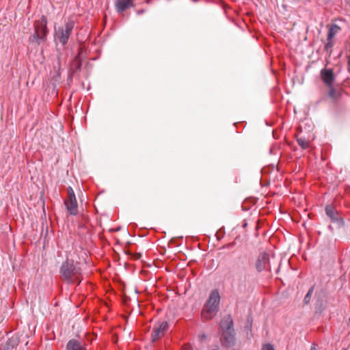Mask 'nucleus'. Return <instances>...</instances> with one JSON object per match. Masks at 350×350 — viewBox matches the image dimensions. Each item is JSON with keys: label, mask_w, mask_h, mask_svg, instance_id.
I'll list each match as a JSON object with an SVG mask.
<instances>
[{"label": "nucleus", "mask_w": 350, "mask_h": 350, "mask_svg": "<svg viewBox=\"0 0 350 350\" xmlns=\"http://www.w3.org/2000/svg\"><path fill=\"white\" fill-rule=\"evenodd\" d=\"M154 267H158V266L156 265V261H155V260H154Z\"/></svg>", "instance_id": "cd10ccee"}, {"label": "nucleus", "mask_w": 350, "mask_h": 350, "mask_svg": "<svg viewBox=\"0 0 350 350\" xmlns=\"http://www.w3.org/2000/svg\"><path fill=\"white\" fill-rule=\"evenodd\" d=\"M314 289V286H312L308 290V293H306V295H305L304 299V304H308L310 303Z\"/></svg>", "instance_id": "f3484780"}, {"label": "nucleus", "mask_w": 350, "mask_h": 350, "mask_svg": "<svg viewBox=\"0 0 350 350\" xmlns=\"http://www.w3.org/2000/svg\"><path fill=\"white\" fill-rule=\"evenodd\" d=\"M60 273L68 282L80 283L81 269L72 260H66L61 267Z\"/></svg>", "instance_id": "7ed1b4c3"}, {"label": "nucleus", "mask_w": 350, "mask_h": 350, "mask_svg": "<svg viewBox=\"0 0 350 350\" xmlns=\"http://www.w3.org/2000/svg\"><path fill=\"white\" fill-rule=\"evenodd\" d=\"M18 345V341L17 338H11L6 341L5 344L2 347H0V350H12Z\"/></svg>", "instance_id": "4468645a"}, {"label": "nucleus", "mask_w": 350, "mask_h": 350, "mask_svg": "<svg viewBox=\"0 0 350 350\" xmlns=\"http://www.w3.org/2000/svg\"><path fill=\"white\" fill-rule=\"evenodd\" d=\"M325 213L328 217L330 218L332 222L338 224L339 225L343 224V220L339 215L338 211L332 205H327L325 207Z\"/></svg>", "instance_id": "0eeeda50"}, {"label": "nucleus", "mask_w": 350, "mask_h": 350, "mask_svg": "<svg viewBox=\"0 0 350 350\" xmlns=\"http://www.w3.org/2000/svg\"><path fill=\"white\" fill-rule=\"evenodd\" d=\"M222 339L226 347L233 346L235 341L234 331L223 332Z\"/></svg>", "instance_id": "9d476101"}, {"label": "nucleus", "mask_w": 350, "mask_h": 350, "mask_svg": "<svg viewBox=\"0 0 350 350\" xmlns=\"http://www.w3.org/2000/svg\"><path fill=\"white\" fill-rule=\"evenodd\" d=\"M321 79L327 87L334 85L335 75L332 68H323L320 72Z\"/></svg>", "instance_id": "423d86ee"}, {"label": "nucleus", "mask_w": 350, "mask_h": 350, "mask_svg": "<svg viewBox=\"0 0 350 350\" xmlns=\"http://www.w3.org/2000/svg\"><path fill=\"white\" fill-rule=\"evenodd\" d=\"M47 19L44 16L35 21L34 23V33L29 38V42L31 44H40L42 42L46 40L48 29H47Z\"/></svg>", "instance_id": "f03ea898"}, {"label": "nucleus", "mask_w": 350, "mask_h": 350, "mask_svg": "<svg viewBox=\"0 0 350 350\" xmlns=\"http://www.w3.org/2000/svg\"><path fill=\"white\" fill-rule=\"evenodd\" d=\"M234 245H235L234 242H231V243H229L228 244L223 245L221 247V249H228V248L232 247Z\"/></svg>", "instance_id": "412c9836"}, {"label": "nucleus", "mask_w": 350, "mask_h": 350, "mask_svg": "<svg viewBox=\"0 0 350 350\" xmlns=\"http://www.w3.org/2000/svg\"><path fill=\"white\" fill-rule=\"evenodd\" d=\"M66 350H86L81 342L76 340H70L66 346Z\"/></svg>", "instance_id": "9b49d317"}, {"label": "nucleus", "mask_w": 350, "mask_h": 350, "mask_svg": "<svg viewBox=\"0 0 350 350\" xmlns=\"http://www.w3.org/2000/svg\"><path fill=\"white\" fill-rule=\"evenodd\" d=\"M68 198H76L74 191L71 187H68Z\"/></svg>", "instance_id": "6ab92c4d"}, {"label": "nucleus", "mask_w": 350, "mask_h": 350, "mask_svg": "<svg viewBox=\"0 0 350 350\" xmlns=\"http://www.w3.org/2000/svg\"><path fill=\"white\" fill-rule=\"evenodd\" d=\"M217 239H218V240H220V239H221V236H219V237H218V236L217 235Z\"/></svg>", "instance_id": "a878e982"}, {"label": "nucleus", "mask_w": 350, "mask_h": 350, "mask_svg": "<svg viewBox=\"0 0 350 350\" xmlns=\"http://www.w3.org/2000/svg\"><path fill=\"white\" fill-rule=\"evenodd\" d=\"M65 205L70 215H76L78 213V205L76 198H68L65 201Z\"/></svg>", "instance_id": "6e6552de"}, {"label": "nucleus", "mask_w": 350, "mask_h": 350, "mask_svg": "<svg viewBox=\"0 0 350 350\" xmlns=\"http://www.w3.org/2000/svg\"><path fill=\"white\" fill-rule=\"evenodd\" d=\"M311 350H317V349L315 348V347H314V346H312V347H311Z\"/></svg>", "instance_id": "b1692460"}, {"label": "nucleus", "mask_w": 350, "mask_h": 350, "mask_svg": "<svg viewBox=\"0 0 350 350\" xmlns=\"http://www.w3.org/2000/svg\"><path fill=\"white\" fill-rule=\"evenodd\" d=\"M261 350H275V349H274V347H273V346L272 345L268 343V344L264 345L262 346Z\"/></svg>", "instance_id": "aec40b11"}, {"label": "nucleus", "mask_w": 350, "mask_h": 350, "mask_svg": "<svg viewBox=\"0 0 350 350\" xmlns=\"http://www.w3.org/2000/svg\"><path fill=\"white\" fill-rule=\"evenodd\" d=\"M74 22L68 21L64 24V27L55 28L54 39L58 40L62 45H65L69 39V37L74 28Z\"/></svg>", "instance_id": "20e7f679"}, {"label": "nucleus", "mask_w": 350, "mask_h": 350, "mask_svg": "<svg viewBox=\"0 0 350 350\" xmlns=\"http://www.w3.org/2000/svg\"><path fill=\"white\" fill-rule=\"evenodd\" d=\"M221 327L223 329V332L234 331L233 321L230 315L222 320Z\"/></svg>", "instance_id": "f8f14e48"}, {"label": "nucleus", "mask_w": 350, "mask_h": 350, "mask_svg": "<svg viewBox=\"0 0 350 350\" xmlns=\"http://www.w3.org/2000/svg\"><path fill=\"white\" fill-rule=\"evenodd\" d=\"M256 269L258 272L262 271H271L270 258L269 254L262 252L259 254L256 262Z\"/></svg>", "instance_id": "39448f33"}, {"label": "nucleus", "mask_w": 350, "mask_h": 350, "mask_svg": "<svg viewBox=\"0 0 350 350\" xmlns=\"http://www.w3.org/2000/svg\"><path fill=\"white\" fill-rule=\"evenodd\" d=\"M168 328V323L167 321H163L159 327L157 329H154V341L157 338H160L164 335L165 332Z\"/></svg>", "instance_id": "ddd939ff"}, {"label": "nucleus", "mask_w": 350, "mask_h": 350, "mask_svg": "<svg viewBox=\"0 0 350 350\" xmlns=\"http://www.w3.org/2000/svg\"><path fill=\"white\" fill-rule=\"evenodd\" d=\"M329 88L328 96L334 100H338L340 96V90L338 88H336L334 86V85H331V87H327Z\"/></svg>", "instance_id": "2eb2a0df"}, {"label": "nucleus", "mask_w": 350, "mask_h": 350, "mask_svg": "<svg viewBox=\"0 0 350 350\" xmlns=\"http://www.w3.org/2000/svg\"><path fill=\"white\" fill-rule=\"evenodd\" d=\"M279 272V267L276 269V273H278Z\"/></svg>", "instance_id": "c85d7f7f"}, {"label": "nucleus", "mask_w": 350, "mask_h": 350, "mask_svg": "<svg viewBox=\"0 0 350 350\" xmlns=\"http://www.w3.org/2000/svg\"><path fill=\"white\" fill-rule=\"evenodd\" d=\"M150 336H151V337H152V336H153V332H151V333H150Z\"/></svg>", "instance_id": "c756f323"}, {"label": "nucleus", "mask_w": 350, "mask_h": 350, "mask_svg": "<svg viewBox=\"0 0 350 350\" xmlns=\"http://www.w3.org/2000/svg\"><path fill=\"white\" fill-rule=\"evenodd\" d=\"M334 44L332 40H328L327 43L325 45V50H328L329 48L333 46Z\"/></svg>", "instance_id": "4be33fe9"}, {"label": "nucleus", "mask_w": 350, "mask_h": 350, "mask_svg": "<svg viewBox=\"0 0 350 350\" xmlns=\"http://www.w3.org/2000/svg\"><path fill=\"white\" fill-rule=\"evenodd\" d=\"M297 143L298 144L303 148L306 149L308 148V142L304 139V138H298L297 139Z\"/></svg>", "instance_id": "a211bd4d"}, {"label": "nucleus", "mask_w": 350, "mask_h": 350, "mask_svg": "<svg viewBox=\"0 0 350 350\" xmlns=\"http://www.w3.org/2000/svg\"><path fill=\"white\" fill-rule=\"evenodd\" d=\"M143 12H144L143 10L137 11V14H141V13H143Z\"/></svg>", "instance_id": "393cba45"}, {"label": "nucleus", "mask_w": 350, "mask_h": 350, "mask_svg": "<svg viewBox=\"0 0 350 350\" xmlns=\"http://www.w3.org/2000/svg\"><path fill=\"white\" fill-rule=\"evenodd\" d=\"M217 239H218V240H220V239H221V236H219V237H218V236L217 235Z\"/></svg>", "instance_id": "bb28decb"}, {"label": "nucleus", "mask_w": 350, "mask_h": 350, "mask_svg": "<svg viewBox=\"0 0 350 350\" xmlns=\"http://www.w3.org/2000/svg\"><path fill=\"white\" fill-rule=\"evenodd\" d=\"M220 295L217 289L211 291L204 308L202 317L205 320H211L219 311Z\"/></svg>", "instance_id": "f257e3e1"}, {"label": "nucleus", "mask_w": 350, "mask_h": 350, "mask_svg": "<svg viewBox=\"0 0 350 350\" xmlns=\"http://www.w3.org/2000/svg\"><path fill=\"white\" fill-rule=\"evenodd\" d=\"M340 27L336 24H332L328 31L327 40H332V39L339 32Z\"/></svg>", "instance_id": "dca6fc26"}, {"label": "nucleus", "mask_w": 350, "mask_h": 350, "mask_svg": "<svg viewBox=\"0 0 350 350\" xmlns=\"http://www.w3.org/2000/svg\"><path fill=\"white\" fill-rule=\"evenodd\" d=\"M133 6V0H116L115 7L118 12H122Z\"/></svg>", "instance_id": "1a4fd4ad"}, {"label": "nucleus", "mask_w": 350, "mask_h": 350, "mask_svg": "<svg viewBox=\"0 0 350 350\" xmlns=\"http://www.w3.org/2000/svg\"><path fill=\"white\" fill-rule=\"evenodd\" d=\"M200 338H201V340H204V339L206 338V335L202 334V335L200 336Z\"/></svg>", "instance_id": "5701e85b"}]
</instances>
